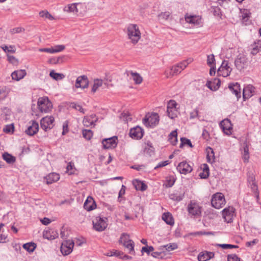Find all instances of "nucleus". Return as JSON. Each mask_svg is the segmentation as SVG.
Segmentation results:
<instances>
[{
    "label": "nucleus",
    "instance_id": "obj_1",
    "mask_svg": "<svg viewBox=\"0 0 261 261\" xmlns=\"http://www.w3.org/2000/svg\"><path fill=\"white\" fill-rule=\"evenodd\" d=\"M177 248V246H161L159 250H155V249L151 246H145L142 248V252H146L148 254L151 255L158 258H164L170 252Z\"/></svg>",
    "mask_w": 261,
    "mask_h": 261
},
{
    "label": "nucleus",
    "instance_id": "obj_2",
    "mask_svg": "<svg viewBox=\"0 0 261 261\" xmlns=\"http://www.w3.org/2000/svg\"><path fill=\"white\" fill-rule=\"evenodd\" d=\"M127 34L132 43L135 44L141 38V33L136 24H130L127 28Z\"/></svg>",
    "mask_w": 261,
    "mask_h": 261
},
{
    "label": "nucleus",
    "instance_id": "obj_3",
    "mask_svg": "<svg viewBox=\"0 0 261 261\" xmlns=\"http://www.w3.org/2000/svg\"><path fill=\"white\" fill-rule=\"evenodd\" d=\"M226 203L224 195L221 193L214 194L212 197L211 204L214 207L219 209Z\"/></svg>",
    "mask_w": 261,
    "mask_h": 261
},
{
    "label": "nucleus",
    "instance_id": "obj_4",
    "mask_svg": "<svg viewBox=\"0 0 261 261\" xmlns=\"http://www.w3.org/2000/svg\"><path fill=\"white\" fill-rule=\"evenodd\" d=\"M38 107L42 113H48L51 110L53 105L47 97H42L38 99Z\"/></svg>",
    "mask_w": 261,
    "mask_h": 261
},
{
    "label": "nucleus",
    "instance_id": "obj_5",
    "mask_svg": "<svg viewBox=\"0 0 261 261\" xmlns=\"http://www.w3.org/2000/svg\"><path fill=\"white\" fill-rule=\"evenodd\" d=\"M108 219L106 217H96L93 220V228L98 231L104 230L108 226Z\"/></svg>",
    "mask_w": 261,
    "mask_h": 261
},
{
    "label": "nucleus",
    "instance_id": "obj_6",
    "mask_svg": "<svg viewBox=\"0 0 261 261\" xmlns=\"http://www.w3.org/2000/svg\"><path fill=\"white\" fill-rule=\"evenodd\" d=\"M188 212L191 216L197 218L201 214V207L198 203L195 202H191L188 204Z\"/></svg>",
    "mask_w": 261,
    "mask_h": 261
},
{
    "label": "nucleus",
    "instance_id": "obj_7",
    "mask_svg": "<svg viewBox=\"0 0 261 261\" xmlns=\"http://www.w3.org/2000/svg\"><path fill=\"white\" fill-rule=\"evenodd\" d=\"M159 116L157 113H153L149 115H146L143 119V122L146 126L153 127L158 124Z\"/></svg>",
    "mask_w": 261,
    "mask_h": 261
},
{
    "label": "nucleus",
    "instance_id": "obj_8",
    "mask_svg": "<svg viewBox=\"0 0 261 261\" xmlns=\"http://www.w3.org/2000/svg\"><path fill=\"white\" fill-rule=\"evenodd\" d=\"M55 119L51 116H46L40 120L41 127L45 132L51 129L54 126Z\"/></svg>",
    "mask_w": 261,
    "mask_h": 261
},
{
    "label": "nucleus",
    "instance_id": "obj_9",
    "mask_svg": "<svg viewBox=\"0 0 261 261\" xmlns=\"http://www.w3.org/2000/svg\"><path fill=\"white\" fill-rule=\"evenodd\" d=\"M235 209L232 206H228L224 208L222 211V216L223 219L227 223L232 222L234 216Z\"/></svg>",
    "mask_w": 261,
    "mask_h": 261
},
{
    "label": "nucleus",
    "instance_id": "obj_10",
    "mask_svg": "<svg viewBox=\"0 0 261 261\" xmlns=\"http://www.w3.org/2000/svg\"><path fill=\"white\" fill-rule=\"evenodd\" d=\"M85 7V5L80 3H72L69 4L64 8V11L68 13H73L74 14L81 13L80 11V8Z\"/></svg>",
    "mask_w": 261,
    "mask_h": 261
},
{
    "label": "nucleus",
    "instance_id": "obj_11",
    "mask_svg": "<svg viewBox=\"0 0 261 261\" xmlns=\"http://www.w3.org/2000/svg\"><path fill=\"white\" fill-rule=\"evenodd\" d=\"M231 70V68L228 65V61L224 60L218 69V73L223 77H227L229 75Z\"/></svg>",
    "mask_w": 261,
    "mask_h": 261
},
{
    "label": "nucleus",
    "instance_id": "obj_12",
    "mask_svg": "<svg viewBox=\"0 0 261 261\" xmlns=\"http://www.w3.org/2000/svg\"><path fill=\"white\" fill-rule=\"evenodd\" d=\"M102 144L105 149L114 148L117 145V137L114 136L109 138L105 139L102 140Z\"/></svg>",
    "mask_w": 261,
    "mask_h": 261
},
{
    "label": "nucleus",
    "instance_id": "obj_13",
    "mask_svg": "<svg viewBox=\"0 0 261 261\" xmlns=\"http://www.w3.org/2000/svg\"><path fill=\"white\" fill-rule=\"evenodd\" d=\"M176 168L180 173L184 174L190 173L193 170L192 166L185 161L180 162Z\"/></svg>",
    "mask_w": 261,
    "mask_h": 261
},
{
    "label": "nucleus",
    "instance_id": "obj_14",
    "mask_svg": "<svg viewBox=\"0 0 261 261\" xmlns=\"http://www.w3.org/2000/svg\"><path fill=\"white\" fill-rule=\"evenodd\" d=\"M143 136V129L137 126L131 128L129 131V136L133 139L139 140L142 138Z\"/></svg>",
    "mask_w": 261,
    "mask_h": 261
},
{
    "label": "nucleus",
    "instance_id": "obj_15",
    "mask_svg": "<svg viewBox=\"0 0 261 261\" xmlns=\"http://www.w3.org/2000/svg\"><path fill=\"white\" fill-rule=\"evenodd\" d=\"M220 126L224 134L227 135L231 134L232 125L229 119H224L220 123Z\"/></svg>",
    "mask_w": 261,
    "mask_h": 261
},
{
    "label": "nucleus",
    "instance_id": "obj_16",
    "mask_svg": "<svg viewBox=\"0 0 261 261\" xmlns=\"http://www.w3.org/2000/svg\"><path fill=\"white\" fill-rule=\"evenodd\" d=\"M89 81L88 78L85 75L79 76L75 82V86L76 88H81L85 89L88 87Z\"/></svg>",
    "mask_w": 261,
    "mask_h": 261
},
{
    "label": "nucleus",
    "instance_id": "obj_17",
    "mask_svg": "<svg viewBox=\"0 0 261 261\" xmlns=\"http://www.w3.org/2000/svg\"><path fill=\"white\" fill-rule=\"evenodd\" d=\"M234 63L237 68L241 70L247 65V59L244 55L238 56Z\"/></svg>",
    "mask_w": 261,
    "mask_h": 261
},
{
    "label": "nucleus",
    "instance_id": "obj_18",
    "mask_svg": "<svg viewBox=\"0 0 261 261\" xmlns=\"http://www.w3.org/2000/svg\"><path fill=\"white\" fill-rule=\"evenodd\" d=\"M228 88L231 91V92L236 95L237 100H238L241 97V93L239 84L238 83H231L229 84Z\"/></svg>",
    "mask_w": 261,
    "mask_h": 261
},
{
    "label": "nucleus",
    "instance_id": "obj_19",
    "mask_svg": "<svg viewBox=\"0 0 261 261\" xmlns=\"http://www.w3.org/2000/svg\"><path fill=\"white\" fill-rule=\"evenodd\" d=\"M254 89V87L251 85H248L244 88L243 97L244 100L248 99L253 95L255 92Z\"/></svg>",
    "mask_w": 261,
    "mask_h": 261
},
{
    "label": "nucleus",
    "instance_id": "obj_20",
    "mask_svg": "<svg viewBox=\"0 0 261 261\" xmlns=\"http://www.w3.org/2000/svg\"><path fill=\"white\" fill-rule=\"evenodd\" d=\"M96 207V203L91 196H88L84 204V207L88 211H92Z\"/></svg>",
    "mask_w": 261,
    "mask_h": 261
},
{
    "label": "nucleus",
    "instance_id": "obj_21",
    "mask_svg": "<svg viewBox=\"0 0 261 261\" xmlns=\"http://www.w3.org/2000/svg\"><path fill=\"white\" fill-rule=\"evenodd\" d=\"M39 129V125L37 122L33 121L31 124L29 125L25 132L29 136H33L36 134Z\"/></svg>",
    "mask_w": 261,
    "mask_h": 261
},
{
    "label": "nucleus",
    "instance_id": "obj_22",
    "mask_svg": "<svg viewBox=\"0 0 261 261\" xmlns=\"http://www.w3.org/2000/svg\"><path fill=\"white\" fill-rule=\"evenodd\" d=\"M97 118L96 117V115L92 114L90 116H86L84 117L83 120V124L85 126L89 127L91 125L95 124V123L97 121Z\"/></svg>",
    "mask_w": 261,
    "mask_h": 261
},
{
    "label": "nucleus",
    "instance_id": "obj_23",
    "mask_svg": "<svg viewBox=\"0 0 261 261\" xmlns=\"http://www.w3.org/2000/svg\"><path fill=\"white\" fill-rule=\"evenodd\" d=\"M106 255L108 256H115L116 257H119L121 258H123L125 259H131L132 257L129 256L128 255H123V253L120 251H119L117 250H112L108 251L106 253Z\"/></svg>",
    "mask_w": 261,
    "mask_h": 261
},
{
    "label": "nucleus",
    "instance_id": "obj_24",
    "mask_svg": "<svg viewBox=\"0 0 261 261\" xmlns=\"http://www.w3.org/2000/svg\"><path fill=\"white\" fill-rule=\"evenodd\" d=\"M27 74V72L24 69L15 70L11 73L12 79L15 81H19L22 79Z\"/></svg>",
    "mask_w": 261,
    "mask_h": 261
},
{
    "label": "nucleus",
    "instance_id": "obj_25",
    "mask_svg": "<svg viewBox=\"0 0 261 261\" xmlns=\"http://www.w3.org/2000/svg\"><path fill=\"white\" fill-rule=\"evenodd\" d=\"M58 237L57 231L49 229L44 231L43 237L48 240H54Z\"/></svg>",
    "mask_w": 261,
    "mask_h": 261
},
{
    "label": "nucleus",
    "instance_id": "obj_26",
    "mask_svg": "<svg viewBox=\"0 0 261 261\" xmlns=\"http://www.w3.org/2000/svg\"><path fill=\"white\" fill-rule=\"evenodd\" d=\"M214 254L212 252L203 251L199 253L198 256L199 261H207L213 258Z\"/></svg>",
    "mask_w": 261,
    "mask_h": 261
},
{
    "label": "nucleus",
    "instance_id": "obj_27",
    "mask_svg": "<svg viewBox=\"0 0 261 261\" xmlns=\"http://www.w3.org/2000/svg\"><path fill=\"white\" fill-rule=\"evenodd\" d=\"M119 242L121 245H134V242L130 239L129 235L123 233L121 234Z\"/></svg>",
    "mask_w": 261,
    "mask_h": 261
},
{
    "label": "nucleus",
    "instance_id": "obj_28",
    "mask_svg": "<svg viewBox=\"0 0 261 261\" xmlns=\"http://www.w3.org/2000/svg\"><path fill=\"white\" fill-rule=\"evenodd\" d=\"M181 70L179 68V66L177 64L175 66H172L168 70L165 71V74L167 77H169L170 76L177 75L180 73Z\"/></svg>",
    "mask_w": 261,
    "mask_h": 261
},
{
    "label": "nucleus",
    "instance_id": "obj_29",
    "mask_svg": "<svg viewBox=\"0 0 261 261\" xmlns=\"http://www.w3.org/2000/svg\"><path fill=\"white\" fill-rule=\"evenodd\" d=\"M186 21L194 25H199L201 22V18L199 16H190L186 17Z\"/></svg>",
    "mask_w": 261,
    "mask_h": 261
},
{
    "label": "nucleus",
    "instance_id": "obj_30",
    "mask_svg": "<svg viewBox=\"0 0 261 261\" xmlns=\"http://www.w3.org/2000/svg\"><path fill=\"white\" fill-rule=\"evenodd\" d=\"M60 179V175L56 173H51L45 177L46 183L51 184L54 182L57 181Z\"/></svg>",
    "mask_w": 261,
    "mask_h": 261
},
{
    "label": "nucleus",
    "instance_id": "obj_31",
    "mask_svg": "<svg viewBox=\"0 0 261 261\" xmlns=\"http://www.w3.org/2000/svg\"><path fill=\"white\" fill-rule=\"evenodd\" d=\"M162 219L168 225H173L174 224L173 217L171 213L169 212L165 213L163 214Z\"/></svg>",
    "mask_w": 261,
    "mask_h": 261
},
{
    "label": "nucleus",
    "instance_id": "obj_32",
    "mask_svg": "<svg viewBox=\"0 0 261 261\" xmlns=\"http://www.w3.org/2000/svg\"><path fill=\"white\" fill-rule=\"evenodd\" d=\"M201 169L202 170V172L199 173V176L201 178L206 179L209 176V168L207 164H203L201 166Z\"/></svg>",
    "mask_w": 261,
    "mask_h": 261
},
{
    "label": "nucleus",
    "instance_id": "obj_33",
    "mask_svg": "<svg viewBox=\"0 0 261 261\" xmlns=\"http://www.w3.org/2000/svg\"><path fill=\"white\" fill-rule=\"evenodd\" d=\"M86 243V240L82 237L75 238L71 240H68L67 241V245H82Z\"/></svg>",
    "mask_w": 261,
    "mask_h": 261
},
{
    "label": "nucleus",
    "instance_id": "obj_34",
    "mask_svg": "<svg viewBox=\"0 0 261 261\" xmlns=\"http://www.w3.org/2000/svg\"><path fill=\"white\" fill-rule=\"evenodd\" d=\"M168 141L173 145H175L177 142V133L176 130L171 132L168 136Z\"/></svg>",
    "mask_w": 261,
    "mask_h": 261
},
{
    "label": "nucleus",
    "instance_id": "obj_35",
    "mask_svg": "<svg viewBox=\"0 0 261 261\" xmlns=\"http://www.w3.org/2000/svg\"><path fill=\"white\" fill-rule=\"evenodd\" d=\"M184 196L185 194L184 193L177 192L176 193L171 194L169 195V197L172 200L179 202L183 199Z\"/></svg>",
    "mask_w": 261,
    "mask_h": 261
},
{
    "label": "nucleus",
    "instance_id": "obj_36",
    "mask_svg": "<svg viewBox=\"0 0 261 261\" xmlns=\"http://www.w3.org/2000/svg\"><path fill=\"white\" fill-rule=\"evenodd\" d=\"M206 159L207 161L209 163H212L214 161V152L213 149L210 147H207L206 149Z\"/></svg>",
    "mask_w": 261,
    "mask_h": 261
},
{
    "label": "nucleus",
    "instance_id": "obj_37",
    "mask_svg": "<svg viewBox=\"0 0 261 261\" xmlns=\"http://www.w3.org/2000/svg\"><path fill=\"white\" fill-rule=\"evenodd\" d=\"M144 151L145 153L148 154L149 155H151L154 153V148L152 145V143L148 141L145 144L144 147Z\"/></svg>",
    "mask_w": 261,
    "mask_h": 261
},
{
    "label": "nucleus",
    "instance_id": "obj_38",
    "mask_svg": "<svg viewBox=\"0 0 261 261\" xmlns=\"http://www.w3.org/2000/svg\"><path fill=\"white\" fill-rule=\"evenodd\" d=\"M3 159L8 163V164H13L16 161V158L15 156H13L12 155L7 153L5 152L4 153L3 155Z\"/></svg>",
    "mask_w": 261,
    "mask_h": 261
},
{
    "label": "nucleus",
    "instance_id": "obj_39",
    "mask_svg": "<svg viewBox=\"0 0 261 261\" xmlns=\"http://www.w3.org/2000/svg\"><path fill=\"white\" fill-rule=\"evenodd\" d=\"M1 48L7 53V55L15 53L16 50V47L14 45H3L1 46Z\"/></svg>",
    "mask_w": 261,
    "mask_h": 261
},
{
    "label": "nucleus",
    "instance_id": "obj_40",
    "mask_svg": "<svg viewBox=\"0 0 261 261\" xmlns=\"http://www.w3.org/2000/svg\"><path fill=\"white\" fill-rule=\"evenodd\" d=\"M220 81L219 80H216L215 82H208L206 83L207 87L212 90H217L220 87Z\"/></svg>",
    "mask_w": 261,
    "mask_h": 261
},
{
    "label": "nucleus",
    "instance_id": "obj_41",
    "mask_svg": "<svg viewBox=\"0 0 261 261\" xmlns=\"http://www.w3.org/2000/svg\"><path fill=\"white\" fill-rule=\"evenodd\" d=\"M73 246H60V251L63 255L69 254L73 250Z\"/></svg>",
    "mask_w": 261,
    "mask_h": 261
},
{
    "label": "nucleus",
    "instance_id": "obj_42",
    "mask_svg": "<svg viewBox=\"0 0 261 261\" xmlns=\"http://www.w3.org/2000/svg\"><path fill=\"white\" fill-rule=\"evenodd\" d=\"M242 158L244 162H247L249 159V147L246 143L244 144Z\"/></svg>",
    "mask_w": 261,
    "mask_h": 261
},
{
    "label": "nucleus",
    "instance_id": "obj_43",
    "mask_svg": "<svg viewBox=\"0 0 261 261\" xmlns=\"http://www.w3.org/2000/svg\"><path fill=\"white\" fill-rule=\"evenodd\" d=\"M134 185L135 186L136 189L137 190H140L143 191L146 190L147 188V186L146 184H145L142 181L138 180H136L134 182Z\"/></svg>",
    "mask_w": 261,
    "mask_h": 261
},
{
    "label": "nucleus",
    "instance_id": "obj_44",
    "mask_svg": "<svg viewBox=\"0 0 261 261\" xmlns=\"http://www.w3.org/2000/svg\"><path fill=\"white\" fill-rule=\"evenodd\" d=\"M130 74L136 84H140L142 83V77L139 73L130 71Z\"/></svg>",
    "mask_w": 261,
    "mask_h": 261
},
{
    "label": "nucleus",
    "instance_id": "obj_45",
    "mask_svg": "<svg viewBox=\"0 0 261 261\" xmlns=\"http://www.w3.org/2000/svg\"><path fill=\"white\" fill-rule=\"evenodd\" d=\"M49 75L51 78L56 81L61 80L65 77V75L63 74L57 73L54 70H51L50 72Z\"/></svg>",
    "mask_w": 261,
    "mask_h": 261
},
{
    "label": "nucleus",
    "instance_id": "obj_46",
    "mask_svg": "<svg viewBox=\"0 0 261 261\" xmlns=\"http://www.w3.org/2000/svg\"><path fill=\"white\" fill-rule=\"evenodd\" d=\"M103 85V81L101 79H96L94 80V83L92 88V91L95 92L98 88Z\"/></svg>",
    "mask_w": 261,
    "mask_h": 261
},
{
    "label": "nucleus",
    "instance_id": "obj_47",
    "mask_svg": "<svg viewBox=\"0 0 261 261\" xmlns=\"http://www.w3.org/2000/svg\"><path fill=\"white\" fill-rule=\"evenodd\" d=\"M3 118L4 120L7 122L8 120H10L12 116V113L10 109L5 108L3 110V113L1 115H3Z\"/></svg>",
    "mask_w": 261,
    "mask_h": 261
},
{
    "label": "nucleus",
    "instance_id": "obj_48",
    "mask_svg": "<svg viewBox=\"0 0 261 261\" xmlns=\"http://www.w3.org/2000/svg\"><path fill=\"white\" fill-rule=\"evenodd\" d=\"M14 130V126L13 123L8 124L3 128L4 132L7 134H13Z\"/></svg>",
    "mask_w": 261,
    "mask_h": 261
},
{
    "label": "nucleus",
    "instance_id": "obj_49",
    "mask_svg": "<svg viewBox=\"0 0 261 261\" xmlns=\"http://www.w3.org/2000/svg\"><path fill=\"white\" fill-rule=\"evenodd\" d=\"M181 143L180 144L179 147L180 148L182 147L184 145H188L190 147H193V145L190 140L187 139L186 138H180Z\"/></svg>",
    "mask_w": 261,
    "mask_h": 261
},
{
    "label": "nucleus",
    "instance_id": "obj_50",
    "mask_svg": "<svg viewBox=\"0 0 261 261\" xmlns=\"http://www.w3.org/2000/svg\"><path fill=\"white\" fill-rule=\"evenodd\" d=\"M167 112L169 118L174 119L177 116L178 111L177 109L167 110Z\"/></svg>",
    "mask_w": 261,
    "mask_h": 261
},
{
    "label": "nucleus",
    "instance_id": "obj_51",
    "mask_svg": "<svg viewBox=\"0 0 261 261\" xmlns=\"http://www.w3.org/2000/svg\"><path fill=\"white\" fill-rule=\"evenodd\" d=\"M215 59L213 54L207 55V64L210 67H213L215 64Z\"/></svg>",
    "mask_w": 261,
    "mask_h": 261
},
{
    "label": "nucleus",
    "instance_id": "obj_52",
    "mask_svg": "<svg viewBox=\"0 0 261 261\" xmlns=\"http://www.w3.org/2000/svg\"><path fill=\"white\" fill-rule=\"evenodd\" d=\"M175 181L173 176H170L167 178L165 186L167 188H170L173 186Z\"/></svg>",
    "mask_w": 261,
    "mask_h": 261
},
{
    "label": "nucleus",
    "instance_id": "obj_53",
    "mask_svg": "<svg viewBox=\"0 0 261 261\" xmlns=\"http://www.w3.org/2000/svg\"><path fill=\"white\" fill-rule=\"evenodd\" d=\"M7 60L9 63L13 65L17 66L19 64L18 60L13 56L7 55Z\"/></svg>",
    "mask_w": 261,
    "mask_h": 261
},
{
    "label": "nucleus",
    "instance_id": "obj_54",
    "mask_svg": "<svg viewBox=\"0 0 261 261\" xmlns=\"http://www.w3.org/2000/svg\"><path fill=\"white\" fill-rule=\"evenodd\" d=\"M39 15L41 17L47 18L49 20H53L54 17L47 11H42L39 13Z\"/></svg>",
    "mask_w": 261,
    "mask_h": 261
},
{
    "label": "nucleus",
    "instance_id": "obj_55",
    "mask_svg": "<svg viewBox=\"0 0 261 261\" xmlns=\"http://www.w3.org/2000/svg\"><path fill=\"white\" fill-rule=\"evenodd\" d=\"M83 136L86 139L90 140L93 136V133L90 129H84L83 130Z\"/></svg>",
    "mask_w": 261,
    "mask_h": 261
},
{
    "label": "nucleus",
    "instance_id": "obj_56",
    "mask_svg": "<svg viewBox=\"0 0 261 261\" xmlns=\"http://www.w3.org/2000/svg\"><path fill=\"white\" fill-rule=\"evenodd\" d=\"M120 118L127 122L132 120L129 113L127 112L122 113L120 115Z\"/></svg>",
    "mask_w": 261,
    "mask_h": 261
},
{
    "label": "nucleus",
    "instance_id": "obj_57",
    "mask_svg": "<svg viewBox=\"0 0 261 261\" xmlns=\"http://www.w3.org/2000/svg\"><path fill=\"white\" fill-rule=\"evenodd\" d=\"M67 172L69 174H73L74 172V164L72 162H69L67 165Z\"/></svg>",
    "mask_w": 261,
    "mask_h": 261
},
{
    "label": "nucleus",
    "instance_id": "obj_58",
    "mask_svg": "<svg viewBox=\"0 0 261 261\" xmlns=\"http://www.w3.org/2000/svg\"><path fill=\"white\" fill-rule=\"evenodd\" d=\"M11 89L8 87H3L1 89V97L3 96L4 97H6L8 95L9 93L10 92Z\"/></svg>",
    "mask_w": 261,
    "mask_h": 261
},
{
    "label": "nucleus",
    "instance_id": "obj_59",
    "mask_svg": "<svg viewBox=\"0 0 261 261\" xmlns=\"http://www.w3.org/2000/svg\"><path fill=\"white\" fill-rule=\"evenodd\" d=\"M191 62V60H187L183 61L182 62L178 64L177 65L179 66L180 69L182 71L188 66V65Z\"/></svg>",
    "mask_w": 261,
    "mask_h": 261
},
{
    "label": "nucleus",
    "instance_id": "obj_60",
    "mask_svg": "<svg viewBox=\"0 0 261 261\" xmlns=\"http://www.w3.org/2000/svg\"><path fill=\"white\" fill-rule=\"evenodd\" d=\"M54 51V54L59 53L63 50L65 47L63 45H57L52 47Z\"/></svg>",
    "mask_w": 261,
    "mask_h": 261
},
{
    "label": "nucleus",
    "instance_id": "obj_61",
    "mask_svg": "<svg viewBox=\"0 0 261 261\" xmlns=\"http://www.w3.org/2000/svg\"><path fill=\"white\" fill-rule=\"evenodd\" d=\"M170 16V13L169 12H165L162 13L159 15V18L160 20H167Z\"/></svg>",
    "mask_w": 261,
    "mask_h": 261
},
{
    "label": "nucleus",
    "instance_id": "obj_62",
    "mask_svg": "<svg viewBox=\"0 0 261 261\" xmlns=\"http://www.w3.org/2000/svg\"><path fill=\"white\" fill-rule=\"evenodd\" d=\"M212 12L215 16H220L221 12L220 9L218 7L213 6L212 7Z\"/></svg>",
    "mask_w": 261,
    "mask_h": 261
},
{
    "label": "nucleus",
    "instance_id": "obj_63",
    "mask_svg": "<svg viewBox=\"0 0 261 261\" xmlns=\"http://www.w3.org/2000/svg\"><path fill=\"white\" fill-rule=\"evenodd\" d=\"M177 103L174 100H170L167 105V110H170L172 109H177Z\"/></svg>",
    "mask_w": 261,
    "mask_h": 261
},
{
    "label": "nucleus",
    "instance_id": "obj_64",
    "mask_svg": "<svg viewBox=\"0 0 261 261\" xmlns=\"http://www.w3.org/2000/svg\"><path fill=\"white\" fill-rule=\"evenodd\" d=\"M228 261H240V258L235 254L228 255Z\"/></svg>",
    "mask_w": 261,
    "mask_h": 261
}]
</instances>
